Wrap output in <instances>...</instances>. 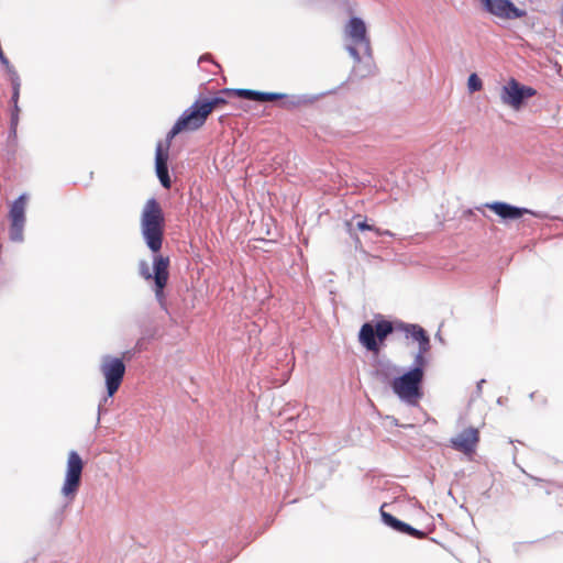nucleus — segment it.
I'll use <instances>...</instances> for the list:
<instances>
[{
    "label": "nucleus",
    "mask_w": 563,
    "mask_h": 563,
    "mask_svg": "<svg viewBox=\"0 0 563 563\" xmlns=\"http://www.w3.org/2000/svg\"><path fill=\"white\" fill-rule=\"evenodd\" d=\"M170 140L166 137V143L163 144L159 142L156 146L155 152V168L157 177L162 184V186L166 189H169L172 186L170 177L168 174V151L170 147Z\"/></svg>",
    "instance_id": "obj_14"
},
{
    "label": "nucleus",
    "mask_w": 563,
    "mask_h": 563,
    "mask_svg": "<svg viewBox=\"0 0 563 563\" xmlns=\"http://www.w3.org/2000/svg\"><path fill=\"white\" fill-rule=\"evenodd\" d=\"M140 223L147 247L153 253H158L164 240L165 217L161 203L155 198L145 202Z\"/></svg>",
    "instance_id": "obj_1"
},
{
    "label": "nucleus",
    "mask_w": 563,
    "mask_h": 563,
    "mask_svg": "<svg viewBox=\"0 0 563 563\" xmlns=\"http://www.w3.org/2000/svg\"><path fill=\"white\" fill-rule=\"evenodd\" d=\"M345 34L353 42V46H347V52L356 60H361V56L355 45L364 46L366 53L371 54V40L367 35V29L364 21L360 18H351L345 25Z\"/></svg>",
    "instance_id": "obj_9"
},
{
    "label": "nucleus",
    "mask_w": 563,
    "mask_h": 563,
    "mask_svg": "<svg viewBox=\"0 0 563 563\" xmlns=\"http://www.w3.org/2000/svg\"><path fill=\"white\" fill-rule=\"evenodd\" d=\"M426 357L416 355L415 366L390 382L393 391L404 401L416 405L422 397L421 385L424 377Z\"/></svg>",
    "instance_id": "obj_2"
},
{
    "label": "nucleus",
    "mask_w": 563,
    "mask_h": 563,
    "mask_svg": "<svg viewBox=\"0 0 563 563\" xmlns=\"http://www.w3.org/2000/svg\"><path fill=\"white\" fill-rule=\"evenodd\" d=\"M536 93L537 90L532 87L523 86L515 78H511L501 88L500 99L504 104L519 110L522 107L523 100L533 97Z\"/></svg>",
    "instance_id": "obj_10"
},
{
    "label": "nucleus",
    "mask_w": 563,
    "mask_h": 563,
    "mask_svg": "<svg viewBox=\"0 0 563 563\" xmlns=\"http://www.w3.org/2000/svg\"><path fill=\"white\" fill-rule=\"evenodd\" d=\"M485 10L490 14L501 19H518L526 15V12L518 9L509 0H481Z\"/></svg>",
    "instance_id": "obj_12"
},
{
    "label": "nucleus",
    "mask_w": 563,
    "mask_h": 563,
    "mask_svg": "<svg viewBox=\"0 0 563 563\" xmlns=\"http://www.w3.org/2000/svg\"><path fill=\"white\" fill-rule=\"evenodd\" d=\"M210 113L203 106L201 99H197L188 109H186L167 134L168 140H173L181 132H192L202 128Z\"/></svg>",
    "instance_id": "obj_4"
},
{
    "label": "nucleus",
    "mask_w": 563,
    "mask_h": 563,
    "mask_svg": "<svg viewBox=\"0 0 563 563\" xmlns=\"http://www.w3.org/2000/svg\"><path fill=\"white\" fill-rule=\"evenodd\" d=\"M169 257L163 255H155L153 260V273L150 269L147 262L142 261L139 264L140 275L146 279H154L155 283V296L158 300L164 299V288L167 285L169 278Z\"/></svg>",
    "instance_id": "obj_5"
},
{
    "label": "nucleus",
    "mask_w": 563,
    "mask_h": 563,
    "mask_svg": "<svg viewBox=\"0 0 563 563\" xmlns=\"http://www.w3.org/2000/svg\"><path fill=\"white\" fill-rule=\"evenodd\" d=\"M406 332L415 341L419 343V352L417 355L424 357L426 353L430 350V339L427 332L417 324H410L406 328Z\"/></svg>",
    "instance_id": "obj_17"
},
{
    "label": "nucleus",
    "mask_w": 563,
    "mask_h": 563,
    "mask_svg": "<svg viewBox=\"0 0 563 563\" xmlns=\"http://www.w3.org/2000/svg\"><path fill=\"white\" fill-rule=\"evenodd\" d=\"M84 470V461L76 451H70L67 456L66 474L62 486L64 497L73 500L77 495Z\"/></svg>",
    "instance_id": "obj_7"
},
{
    "label": "nucleus",
    "mask_w": 563,
    "mask_h": 563,
    "mask_svg": "<svg viewBox=\"0 0 563 563\" xmlns=\"http://www.w3.org/2000/svg\"><path fill=\"white\" fill-rule=\"evenodd\" d=\"M100 372L106 380L108 396L112 397L122 384L125 374V364L120 357L107 355L101 361Z\"/></svg>",
    "instance_id": "obj_8"
},
{
    "label": "nucleus",
    "mask_w": 563,
    "mask_h": 563,
    "mask_svg": "<svg viewBox=\"0 0 563 563\" xmlns=\"http://www.w3.org/2000/svg\"><path fill=\"white\" fill-rule=\"evenodd\" d=\"M382 517H383V520H384V522L386 525H388L389 527H391L393 529H395V530H397V531H399L401 533L409 534V536H411L413 538H417V539H423V538L427 537L426 532L420 531V530L409 526L408 523L398 520L397 518H395L390 514L382 511Z\"/></svg>",
    "instance_id": "obj_16"
},
{
    "label": "nucleus",
    "mask_w": 563,
    "mask_h": 563,
    "mask_svg": "<svg viewBox=\"0 0 563 563\" xmlns=\"http://www.w3.org/2000/svg\"><path fill=\"white\" fill-rule=\"evenodd\" d=\"M467 87L471 92L479 91L483 88V82L476 74H471L467 79Z\"/></svg>",
    "instance_id": "obj_20"
},
{
    "label": "nucleus",
    "mask_w": 563,
    "mask_h": 563,
    "mask_svg": "<svg viewBox=\"0 0 563 563\" xmlns=\"http://www.w3.org/2000/svg\"><path fill=\"white\" fill-rule=\"evenodd\" d=\"M223 96H235L243 99L254 100L258 102H268L283 99L284 93L279 92H261L251 89H224L220 96L213 98H200L203 106L211 114L216 109L222 108L228 103V100Z\"/></svg>",
    "instance_id": "obj_3"
},
{
    "label": "nucleus",
    "mask_w": 563,
    "mask_h": 563,
    "mask_svg": "<svg viewBox=\"0 0 563 563\" xmlns=\"http://www.w3.org/2000/svg\"><path fill=\"white\" fill-rule=\"evenodd\" d=\"M479 442V431L477 428H466L456 437L451 439L453 449L464 453L465 455H473Z\"/></svg>",
    "instance_id": "obj_13"
},
{
    "label": "nucleus",
    "mask_w": 563,
    "mask_h": 563,
    "mask_svg": "<svg viewBox=\"0 0 563 563\" xmlns=\"http://www.w3.org/2000/svg\"><path fill=\"white\" fill-rule=\"evenodd\" d=\"M398 372L396 366L383 365L376 369V376L383 382L390 383L394 378V374Z\"/></svg>",
    "instance_id": "obj_19"
},
{
    "label": "nucleus",
    "mask_w": 563,
    "mask_h": 563,
    "mask_svg": "<svg viewBox=\"0 0 563 563\" xmlns=\"http://www.w3.org/2000/svg\"><path fill=\"white\" fill-rule=\"evenodd\" d=\"M27 205L26 195L18 197L10 207L9 220L10 229L9 235L13 242H21L23 240V230L25 225V210Z\"/></svg>",
    "instance_id": "obj_11"
},
{
    "label": "nucleus",
    "mask_w": 563,
    "mask_h": 563,
    "mask_svg": "<svg viewBox=\"0 0 563 563\" xmlns=\"http://www.w3.org/2000/svg\"><path fill=\"white\" fill-rule=\"evenodd\" d=\"M393 331L394 325L388 320H379L375 324L366 322L361 327L358 340L366 350L378 353L379 343H383Z\"/></svg>",
    "instance_id": "obj_6"
},
{
    "label": "nucleus",
    "mask_w": 563,
    "mask_h": 563,
    "mask_svg": "<svg viewBox=\"0 0 563 563\" xmlns=\"http://www.w3.org/2000/svg\"><path fill=\"white\" fill-rule=\"evenodd\" d=\"M356 227L358 230L361 231H364V230H371V231H375L378 235H382L383 233L379 231V229H376L374 228L373 225L368 224L365 220L363 221H358L356 223Z\"/></svg>",
    "instance_id": "obj_21"
},
{
    "label": "nucleus",
    "mask_w": 563,
    "mask_h": 563,
    "mask_svg": "<svg viewBox=\"0 0 563 563\" xmlns=\"http://www.w3.org/2000/svg\"><path fill=\"white\" fill-rule=\"evenodd\" d=\"M3 66L5 68V71L9 76V79H10L12 88H13L12 101L14 102L15 109L18 110L16 103H18V99L20 96V87H21L20 77L9 60H8V64L3 65Z\"/></svg>",
    "instance_id": "obj_18"
},
{
    "label": "nucleus",
    "mask_w": 563,
    "mask_h": 563,
    "mask_svg": "<svg viewBox=\"0 0 563 563\" xmlns=\"http://www.w3.org/2000/svg\"><path fill=\"white\" fill-rule=\"evenodd\" d=\"M485 206L504 220H516L529 212L527 209L514 207L500 201L486 203Z\"/></svg>",
    "instance_id": "obj_15"
}]
</instances>
